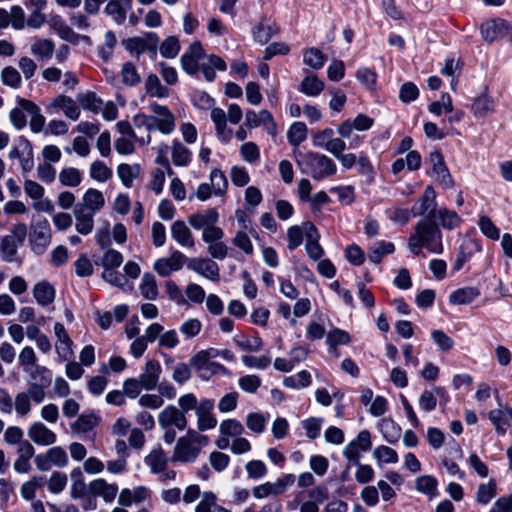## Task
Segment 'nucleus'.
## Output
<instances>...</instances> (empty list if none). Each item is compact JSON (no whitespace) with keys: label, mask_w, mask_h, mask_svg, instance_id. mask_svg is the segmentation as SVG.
Returning a JSON list of instances; mask_svg holds the SVG:
<instances>
[{"label":"nucleus","mask_w":512,"mask_h":512,"mask_svg":"<svg viewBox=\"0 0 512 512\" xmlns=\"http://www.w3.org/2000/svg\"><path fill=\"white\" fill-rule=\"evenodd\" d=\"M104 204L105 199L102 192L97 189L90 188L85 192L83 202L77 203L74 207H86L88 209L87 212H91L95 215L104 206Z\"/></svg>","instance_id":"nucleus-23"},{"label":"nucleus","mask_w":512,"mask_h":512,"mask_svg":"<svg viewBox=\"0 0 512 512\" xmlns=\"http://www.w3.org/2000/svg\"><path fill=\"white\" fill-rule=\"evenodd\" d=\"M150 495L149 489L145 486H137L134 489L124 488L121 490L118 503L121 506L129 507L133 503H141Z\"/></svg>","instance_id":"nucleus-21"},{"label":"nucleus","mask_w":512,"mask_h":512,"mask_svg":"<svg viewBox=\"0 0 512 512\" xmlns=\"http://www.w3.org/2000/svg\"><path fill=\"white\" fill-rule=\"evenodd\" d=\"M203 446L204 445L191 442L189 438H179L170 461L193 463L198 458Z\"/></svg>","instance_id":"nucleus-7"},{"label":"nucleus","mask_w":512,"mask_h":512,"mask_svg":"<svg viewBox=\"0 0 512 512\" xmlns=\"http://www.w3.org/2000/svg\"><path fill=\"white\" fill-rule=\"evenodd\" d=\"M373 457L387 464H394L399 460L397 452L385 445L376 447L373 451Z\"/></svg>","instance_id":"nucleus-56"},{"label":"nucleus","mask_w":512,"mask_h":512,"mask_svg":"<svg viewBox=\"0 0 512 512\" xmlns=\"http://www.w3.org/2000/svg\"><path fill=\"white\" fill-rule=\"evenodd\" d=\"M219 431L224 436H240L244 431V427L241 422L236 419H227L222 421Z\"/></svg>","instance_id":"nucleus-62"},{"label":"nucleus","mask_w":512,"mask_h":512,"mask_svg":"<svg viewBox=\"0 0 512 512\" xmlns=\"http://www.w3.org/2000/svg\"><path fill=\"white\" fill-rule=\"evenodd\" d=\"M394 250L395 245L392 242L381 240L369 248L368 258L372 263L379 264L385 255L392 254Z\"/></svg>","instance_id":"nucleus-33"},{"label":"nucleus","mask_w":512,"mask_h":512,"mask_svg":"<svg viewBox=\"0 0 512 512\" xmlns=\"http://www.w3.org/2000/svg\"><path fill=\"white\" fill-rule=\"evenodd\" d=\"M131 6L132 2L126 4L125 1L110 0L104 9V12L108 16L112 17L118 25H121L125 22L127 11L131 9Z\"/></svg>","instance_id":"nucleus-25"},{"label":"nucleus","mask_w":512,"mask_h":512,"mask_svg":"<svg viewBox=\"0 0 512 512\" xmlns=\"http://www.w3.org/2000/svg\"><path fill=\"white\" fill-rule=\"evenodd\" d=\"M215 406L213 399L205 398L199 402V409L196 411L197 428L199 431H206L217 426V419L212 414Z\"/></svg>","instance_id":"nucleus-13"},{"label":"nucleus","mask_w":512,"mask_h":512,"mask_svg":"<svg viewBox=\"0 0 512 512\" xmlns=\"http://www.w3.org/2000/svg\"><path fill=\"white\" fill-rule=\"evenodd\" d=\"M295 475L286 474L278 478L275 482H266L264 484L255 486L252 494L257 499H263L270 495L277 496L283 494L286 489L294 484Z\"/></svg>","instance_id":"nucleus-6"},{"label":"nucleus","mask_w":512,"mask_h":512,"mask_svg":"<svg viewBox=\"0 0 512 512\" xmlns=\"http://www.w3.org/2000/svg\"><path fill=\"white\" fill-rule=\"evenodd\" d=\"M429 162L432 167V174L436 176L438 183L445 189L452 188L454 181L446 166L442 153L438 150L431 152Z\"/></svg>","instance_id":"nucleus-8"},{"label":"nucleus","mask_w":512,"mask_h":512,"mask_svg":"<svg viewBox=\"0 0 512 512\" xmlns=\"http://www.w3.org/2000/svg\"><path fill=\"white\" fill-rule=\"evenodd\" d=\"M86 207H74L73 213L76 218V231L82 235H88L94 228V214L87 212Z\"/></svg>","instance_id":"nucleus-22"},{"label":"nucleus","mask_w":512,"mask_h":512,"mask_svg":"<svg viewBox=\"0 0 512 512\" xmlns=\"http://www.w3.org/2000/svg\"><path fill=\"white\" fill-rule=\"evenodd\" d=\"M277 33L278 28L275 24H265L264 21L253 28L254 40L261 45L268 43L272 36Z\"/></svg>","instance_id":"nucleus-37"},{"label":"nucleus","mask_w":512,"mask_h":512,"mask_svg":"<svg viewBox=\"0 0 512 512\" xmlns=\"http://www.w3.org/2000/svg\"><path fill=\"white\" fill-rule=\"evenodd\" d=\"M408 248L414 255H419L422 248L433 254L443 252L442 232L433 220V215L416 223L415 231L408 239Z\"/></svg>","instance_id":"nucleus-1"},{"label":"nucleus","mask_w":512,"mask_h":512,"mask_svg":"<svg viewBox=\"0 0 512 512\" xmlns=\"http://www.w3.org/2000/svg\"><path fill=\"white\" fill-rule=\"evenodd\" d=\"M446 391L443 387L435 386L432 391L424 390L419 398V406L426 412L433 411L437 406V396L444 397Z\"/></svg>","instance_id":"nucleus-28"},{"label":"nucleus","mask_w":512,"mask_h":512,"mask_svg":"<svg viewBox=\"0 0 512 512\" xmlns=\"http://www.w3.org/2000/svg\"><path fill=\"white\" fill-rule=\"evenodd\" d=\"M480 295L475 287H464L453 291L449 296V302L453 305H466Z\"/></svg>","instance_id":"nucleus-31"},{"label":"nucleus","mask_w":512,"mask_h":512,"mask_svg":"<svg viewBox=\"0 0 512 512\" xmlns=\"http://www.w3.org/2000/svg\"><path fill=\"white\" fill-rule=\"evenodd\" d=\"M480 31L483 40L489 44L498 40L512 42V26L505 19H489L481 24Z\"/></svg>","instance_id":"nucleus-5"},{"label":"nucleus","mask_w":512,"mask_h":512,"mask_svg":"<svg viewBox=\"0 0 512 512\" xmlns=\"http://www.w3.org/2000/svg\"><path fill=\"white\" fill-rule=\"evenodd\" d=\"M122 81L127 86H136L141 82L136 67L131 62H126L121 70Z\"/></svg>","instance_id":"nucleus-60"},{"label":"nucleus","mask_w":512,"mask_h":512,"mask_svg":"<svg viewBox=\"0 0 512 512\" xmlns=\"http://www.w3.org/2000/svg\"><path fill=\"white\" fill-rule=\"evenodd\" d=\"M436 194L432 186H427L421 198L413 205L411 213L414 217L433 215L436 216Z\"/></svg>","instance_id":"nucleus-12"},{"label":"nucleus","mask_w":512,"mask_h":512,"mask_svg":"<svg viewBox=\"0 0 512 512\" xmlns=\"http://www.w3.org/2000/svg\"><path fill=\"white\" fill-rule=\"evenodd\" d=\"M296 164L302 174L309 175L313 180L320 181L336 174L335 162L319 152L298 151L295 154Z\"/></svg>","instance_id":"nucleus-2"},{"label":"nucleus","mask_w":512,"mask_h":512,"mask_svg":"<svg viewBox=\"0 0 512 512\" xmlns=\"http://www.w3.org/2000/svg\"><path fill=\"white\" fill-rule=\"evenodd\" d=\"M27 225L17 223L13 225L10 233L0 240V257L3 261L13 263L18 260V248L24 243L27 237Z\"/></svg>","instance_id":"nucleus-4"},{"label":"nucleus","mask_w":512,"mask_h":512,"mask_svg":"<svg viewBox=\"0 0 512 512\" xmlns=\"http://www.w3.org/2000/svg\"><path fill=\"white\" fill-rule=\"evenodd\" d=\"M140 292L148 300H155L158 296L156 279L151 273H145L141 279Z\"/></svg>","instance_id":"nucleus-45"},{"label":"nucleus","mask_w":512,"mask_h":512,"mask_svg":"<svg viewBox=\"0 0 512 512\" xmlns=\"http://www.w3.org/2000/svg\"><path fill=\"white\" fill-rule=\"evenodd\" d=\"M170 459L167 458L166 453L162 448L151 451L144 459L147 466L150 467L153 474H161L167 468Z\"/></svg>","instance_id":"nucleus-26"},{"label":"nucleus","mask_w":512,"mask_h":512,"mask_svg":"<svg viewBox=\"0 0 512 512\" xmlns=\"http://www.w3.org/2000/svg\"><path fill=\"white\" fill-rule=\"evenodd\" d=\"M67 475L63 472L55 471L48 481V490L53 494L62 492L67 485Z\"/></svg>","instance_id":"nucleus-64"},{"label":"nucleus","mask_w":512,"mask_h":512,"mask_svg":"<svg viewBox=\"0 0 512 512\" xmlns=\"http://www.w3.org/2000/svg\"><path fill=\"white\" fill-rule=\"evenodd\" d=\"M471 109L476 117H486L494 109L493 100L487 95H481L474 100Z\"/></svg>","instance_id":"nucleus-46"},{"label":"nucleus","mask_w":512,"mask_h":512,"mask_svg":"<svg viewBox=\"0 0 512 512\" xmlns=\"http://www.w3.org/2000/svg\"><path fill=\"white\" fill-rule=\"evenodd\" d=\"M161 373L162 367L159 361L149 360L137 379L143 385V389L150 391L157 387Z\"/></svg>","instance_id":"nucleus-15"},{"label":"nucleus","mask_w":512,"mask_h":512,"mask_svg":"<svg viewBox=\"0 0 512 512\" xmlns=\"http://www.w3.org/2000/svg\"><path fill=\"white\" fill-rule=\"evenodd\" d=\"M88 490L94 497H102L105 502L111 503L117 496L118 485L110 484L105 479L98 478L89 483Z\"/></svg>","instance_id":"nucleus-16"},{"label":"nucleus","mask_w":512,"mask_h":512,"mask_svg":"<svg viewBox=\"0 0 512 512\" xmlns=\"http://www.w3.org/2000/svg\"><path fill=\"white\" fill-rule=\"evenodd\" d=\"M204 57L205 50L201 43L199 41L192 43L188 51L181 56L182 69L191 76L196 75L200 70L199 60L204 59Z\"/></svg>","instance_id":"nucleus-10"},{"label":"nucleus","mask_w":512,"mask_h":512,"mask_svg":"<svg viewBox=\"0 0 512 512\" xmlns=\"http://www.w3.org/2000/svg\"><path fill=\"white\" fill-rule=\"evenodd\" d=\"M325 84L316 75L304 77L298 87V91L310 96L316 97L324 90Z\"/></svg>","instance_id":"nucleus-32"},{"label":"nucleus","mask_w":512,"mask_h":512,"mask_svg":"<svg viewBox=\"0 0 512 512\" xmlns=\"http://www.w3.org/2000/svg\"><path fill=\"white\" fill-rule=\"evenodd\" d=\"M59 181L63 186L76 187L81 183V173L74 167L65 168L59 174Z\"/></svg>","instance_id":"nucleus-51"},{"label":"nucleus","mask_w":512,"mask_h":512,"mask_svg":"<svg viewBox=\"0 0 512 512\" xmlns=\"http://www.w3.org/2000/svg\"><path fill=\"white\" fill-rule=\"evenodd\" d=\"M158 423L162 429L175 427L180 431H183L187 427V418L174 405H167L158 415Z\"/></svg>","instance_id":"nucleus-9"},{"label":"nucleus","mask_w":512,"mask_h":512,"mask_svg":"<svg viewBox=\"0 0 512 512\" xmlns=\"http://www.w3.org/2000/svg\"><path fill=\"white\" fill-rule=\"evenodd\" d=\"M160 54L164 58H175L180 51V44L175 36L167 37L160 45Z\"/></svg>","instance_id":"nucleus-53"},{"label":"nucleus","mask_w":512,"mask_h":512,"mask_svg":"<svg viewBox=\"0 0 512 512\" xmlns=\"http://www.w3.org/2000/svg\"><path fill=\"white\" fill-rule=\"evenodd\" d=\"M497 494V484L494 479L478 486L476 492V501L481 505L488 504Z\"/></svg>","instance_id":"nucleus-39"},{"label":"nucleus","mask_w":512,"mask_h":512,"mask_svg":"<svg viewBox=\"0 0 512 512\" xmlns=\"http://www.w3.org/2000/svg\"><path fill=\"white\" fill-rule=\"evenodd\" d=\"M210 180L214 194L221 196L226 192L228 182L225 174L219 169H213L210 173Z\"/></svg>","instance_id":"nucleus-58"},{"label":"nucleus","mask_w":512,"mask_h":512,"mask_svg":"<svg viewBox=\"0 0 512 512\" xmlns=\"http://www.w3.org/2000/svg\"><path fill=\"white\" fill-rule=\"evenodd\" d=\"M29 438L38 445L48 446L56 442V434L42 422L33 423L28 429Z\"/></svg>","instance_id":"nucleus-18"},{"label":"nucleus","mask_w":512,"mask_h":512,"mask_svg":"<svg viewBox=\"0 0 512 512\" xmlns=\"http://www.w3.org/2000/svg\"><path fill=\"white\" fill-rule=\"evenodd\" d=\"M1 81L4 85L9 86L13 89L21 87L22 79L18 70L12 66L3 68L1 72Z\"/></svg>","instance_id":"nucleus-50"},{"label":"nucleus","mask_w":512,"mask_h":512,"mask_svg":"<svg viewBox=\"0 0 512 512\" xmlns=\"http://www.w3.org/2000/svg\"><path fill=\"white\" fill-rule=\"evenodd\" d=\"M482 249L481 243L478 239L475 238H464L461 245L459 246L458 253L467 259H471V257L480 252Z\"/></svg>","instance_id":"nucleus-59"},{"label":"nucleus","mask_w":512,"mask_h":512,"mask_svg":"<svg viewBox=\"0 0 512 512\" xmlns=\"http://www.w3.org/2000/svg\"><path fill=\"white\" fill-rule=\"evenodd\" d=\"M326 61V56L318 48H308L303 53V62L305 65L319 70L321 69Z\"/></svg>","instance_id":"nucleus-42"},{"label":"nucleus","mask_w":512,"mask_h":512,"mask_svg":"<svg viewBox=\"0 0 512 512\" xmlns=\"http://www.w3.org/2000/svg\"><path fill=\"white\" fill-rule=\"evenodd\" d=\"M307 126L304 122H294L287 131V139L290 145L297 147L307 138Z\"/></svg>","instance_id":"nucleus-38"},{"label":"nucleus","mask_w":512,"mask_h":512,"mask_svg":"<svg viewBox=\"0 0 512 512\" xmlns=\"http://www.w3.org/2000/svg\"><path fill=\"white\" fill-rule=\"evenodd\" d=\"M261 383V378L255 374L244 375L238 380L240 389L250 394L256 393Z\"/></svg>","instance_id":"nucleus-57"},{"label":"nucleus","mask_w":512,"mask_h":512,"mask_svg":"<svg viewBox=\"0 0 512 512\" xmlns=\"http://www.w3.org/2000/svg\"><path fill=\"white\" fill-rule=\"evenodd\" d=\"M90 176L99 182H105L112 177V170L102 161H95L90 167Z\"/></svg>","instance_id":"nucleus-54"},{"label":"nucleus","mask_w":512,"mask_h":512,"mask_svg":"<svg viewBox=\"0 0 512 512\" xmlns=\"http://www.w3.org/2000/svg\"><path fill=\"white\" fill-rule=\"evenodd\" d=\"M55 295V288L48 281L38 282L33 288L36 302L43 307L50 305L54 301Z\"/></svg>","instance_id":"nucleus-24"},{"label":"nucleus","mask_w":512,"mask_h":512,"mask_svg":"<svg viewBox=\"0 0 512 512\" xmlns=\"http://www.w3.org/2000/svg\"><path fill=\"white\" fill-rule=\"evenodd\" d=\"M145 87L151 97L166 98L169 96V89L160 83L156 74H150L147 77Z\"/></svg>","instance_id":"nucleus-43"},{"label":"nucleus","mask_w":512,"mask_h":512,"mask_svg":"<svg viewBox=\"0 0 512 512\" xmlns=\"http://www.w3.org/2000/svg\"><path fill=\"white\" fill-rule=\"evenodd\" d=\"M54 50L55 43L51 39H37L31 45V53L41 61L51 59Z\"/></svg>","instance_id":"nucleus-30"},{"label":"nucleus","mask_w":512,"mask_h":512,"mask_svg":"<svg viewBox=\"0 0 512 512\" xmlns=\"http://www.w3.org/2000/svg\"><path fill=\"white\" fill-rule=\"evenodd\" d=\"M431 338L442 351H450L454 347V340L440 329L432 330Z\"/></svg>","instance_id":"nucleus-63"},{"label":"nucleus","mask_w":512,"mask_h":512,"mask_svg":"<svg viewBox=\"0 0 512 512\" xmlns=\"http://www.w3.org/2000/svg\"><path fill=\"white\" fill-rule=\"evenodd\" d=\"M488 418L491 423L495 426L496 432L499 435H505L508 427L510 426V417L508 408L505 410L494 409L488 413Z\"/></svg>","instance_id":"nucleus-34"},{"label":"nucleus","mask_w":512,"mask_h":512,"mask_svg":"<svg viewBox=\"0 0 512 512\" xmlns=\"http://www.w3.org/2000/svg\"><path fill=\"white\" fill-rule=\"evenodd\" d=\"M381 432L388 443L395 444L400 438L401 428L397 426L394 421L384 419L381 426Z\"/></svg>","instance_id":"nucleus-52"},{"label":"nucleus","mask_w":512,"mask_h":512,"mask_svg":"<svg viewBox=\"0 0 512 512\" xmlns=\"http://www.w3.org/2000/svg\"><path fill=\"white\" fill-rule=\"evenodd\" d=\"M123 262V255L115 249H106L104 255L101 258V265L104 270L116 269Z\"/></svg>","instance_id":"nucleus-55"},{"label":"nucleus","mask_w":512,"mask_h":512,"mask_svg":"<svg viewBox=\"0 0 512 512\" xmlns=\"http://www.w3.org/2000/svg\"><path fill=\"white\" fill-rule=\"evenodd\" d=\"M187 268L211 281L217 282L220 279L218 264L209 258H189Z\"/></svg>","instance_id":"nucleus-11"},{"label":"nucleus","mask_w":512,"mask_h":512,"mask_svg":"<svg viewBox=\"0 0 512 512\" xmlns=\"http://www.w3.org/2000/svg\"><path fill=\"white\" fill-rule=\"evenodd\" d=\"M435 219H438L440 225L447 230H453L457 228L461 222V217L452 210H448L447 208H441L436 211Z\"/></svg>","instance_id":"nucleus-35"},{"label":"nucleus","mask_w":512,"mask_h":512,"mask_svg":"<svg viewBox=\"0 0 512 512\" xmlns=\"http://www.w3.org/2000/svg\"><path fill=\"white\" fill-rule=\"evenodd\" d=\"M17 103L21 106L28 114L31 115L30 128L34 133H39L43 130L45 124V117L41 114L40 108L32 101L17 98Z\"/></svg>","instance_id":"nucleus-19"},{"label":"nucleus","mask_w":512,"mask_h":512,"mask_svg":"<svg viewBox=\"0 0 512 512\" xmlns=\"http://www.w3.org/2000/svg\"><path fill=\"white\" fill-rule=\"evenodd\" d=\"M191 151L179 141H173L172 160L176 166H188L191 161Z\"/></svg>","instance_id":"nucleus-44"},{"label":"nucleus","mask_w":512,"mask_h":512,"mask_svg":"<svg viewBox=\"0 0 512 512\" xmlns=\"http://www.w3.org/2000/svg\"><path fill=\"white\" fill-rule=\"evenodd\" d=\"M52 240V231L49 221L41 216L33 217L30 223L29 245L32 252L43 255Z\"/></svg>","instance_id":"nucleus-3"},{"label":"nucleus","mask_w":512,"mask_h":512,"mask_svg":"<svg viewBox=\"0 0 512 512\" xmlns=\"http://www.w3.org/2000/svg\"><path fill=\"white\" fill-rule=\"evenodd\" d=\"M52 105L60 108L71 120H77L80 116V108L71 97L59 95L53 100Z\"/></svg>","instance_id":"nucleus-29"},{"label":"nucleus","mask_w":512,"mask_h":512,"mask_svg":"<svg viewBox=\"0 0 512 512\" xmlns=\"http://www.w3.org/2000/svg\"><path fill=\"white\" fill-rule=\"evenodd\" d=\"M77 101L83 109L90 110L95 113L99 111L102 105V100L98 98L94 92L91 91L79 93L77 95Z\"/></svg>","instance_id":"nucleus-49"},{"label":"nucleus","mask_w":512,"mask_h":512,"mask_svg":"<svg viewBox=\"0 0 512 512\" xmlns=\"http://www.w3.org/2000/svg\"><path fill=\"white\" fill-rule=\"evenodd\" d=\"M18 142L23 154L20 159L21 168L24 172H30L34 167L32 144L24 136H20Z\"/></svg>","instance_id":"nucleus-36"},{"label":"nucleus","mask_w":512,"mask_h":512,"mask_svg":"<svg viewBox=\"0 0 512 512\" xmlns=\"http://www.w3.org/2000/svg\"><path fill=\"white\" fill-rule=\"evenodd\" d=\"M151 111L156 114L159 123V131L162 134H171L176 127L175 116L167 106L152 102L150 104Z\"/></svg>","instance_id":"nucleus-14"},{"label":"nucleus","mask_w":512,"mask_h":512,"mask_svg":"<svg viewBox=\"0 0 512 512\" xmlns=\"http://www.w3.org/2000/svg\"><path fill=\"white\" fill-rule=\"evenodd\" d=\"M437 480L433 476L424 475L420 476L415 481L416 489L424 494L432 495L435 493L437 489Z\"/></svg>","instance_id":"nucleus-61"},{"label":"nucleus","mask_w":512,"mask_h":512,"mask_svg":"<svg viewBox=\"0 0 512 512\" xmlns=\"http://www.w3.org/2000/svg\"><path fill=\"white\" fill-rule=\"evenodd\" d=\"M54 333L57 337V342L55 345L56 352L58 354V357L61 360H68L71 355L73 354L72 351V340L69 337L64 325L60 322H56L54 324Z\"/></svg>","instance_id":"nucleus-17"},{"label":"nucleus","mask_w":512,"mask_h":512,"mask_svg":"<svg viewBox=\"0 0 512 512\" xmlns=\"http://www.w3.org/2000/svg\"><path fill=\"white\" fill-rule=\"evenodd\" d=\"M195 512H230L228 509L216 503V495L213 492H205L203 499L197 504Z\"/></svg>","instance_id":"nucleus-41"},{"label":"nucleus","mask_w":512,"mask_h":512,"mask_svg":"<svg viewBox=\"0 0 512 512\" xmlns=\"http://www.w3.org/2000/svg\"><path fill=\"white\" fill-rule=\"evenodd\" d=\"M172 238L181 246L193 247L194 239L184 221L177 220L171 226Z\"/></svg>","instance_id":"nucleus-27"},{"label":"nucleus","mask_w":512,"mask_h":512,"mask_svg":"<svg viewBox=\"0 0 512 512\" xmlns=\"http://www.w3.org/2000/svg\"><path fill=\"white\" fill-rule=\"evenodd\" d=\"M99 421V417L95 413L81 414L78 419L71 425L73 432L85 433L91 431Z\"/></svg>","instance_id":"nucleus-40"},{"label":"nucleus","mask_w":512,"mask_h":512,"mask_svg":"<svg viewBox=\"0 0 512 512\" xmlns=\"http://www.w3.org/2000/svg\"><path fill=\"white\" fill-rule=\"evenodd\" d=\"M219 221V213L216 208H209L205 211L191 214L188 217V223L195 230L204 229Z\"/></svg>","instance_id":"nucleus-20"},{"label":"nucleus","mask_w":512,"mask_h":512,"mask_svg":"<svg viewBox=\"0 0 512 512\" xmlns=\"http://www.w3.org/2000/svg\"><path fill=\"white\" fill-rule=\"evenodd\" d=\"M140 171L139 165H129L122 163L117 168V173L122 183L126 187H131L133 180L138 176Z\"/></svg>","instance_id":"nucleus-48"},{"label":"nucleus","mask_w":512,"mask_h":512,"mask_svg":"<svg viewBox=\"0 0 512 512\" xmlns=\"http://www.w3.org/2000/svg\"><path fill=\"white\" fill-rule=\"evenodd\" d=\"M29 374L30 382L50 386L52 383V372L44 366L36 365L25 371Z\"/></svg>","instance_id":"nucleus-47"}]
</instances>
